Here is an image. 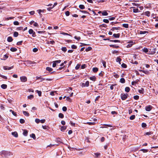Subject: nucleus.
<instances>
[{
    "mask_svg": "<svg viewBox=\"0 0 158 158\" xmlns=\"http://www.w3.org/2000/svg\"><path fill=\"white\" fill-rule=\"evenodd\" d=\"M93 70L94 72L96 73L98 71V69L97 68H93Z\"/></svg>",
    "mask_w": 158,
    "mask_h": 158,
    "instance_id": "obj_37",
    "label": "nucleus"
},
{
    "mask_svg": "<svg viewBox=\"0 0 158 158\" xmlns=\"http://www.w3.org/2000/svg\"><path fill=\"white\" fill-rule=\"evenodd\" d=\"M128 44L127 45V48H130L134 44V43L132 41H130L128 43Z\"/></svg>",
    "mask_w": 158,
    "mask_h": 158,
    "instance_id": "obj_5",
    "label": "nucleus"
},
{
    "mask_svg": "<svg viewBox=\"0 0 158 158\" xmlns=\"http://www.w3.org/2000/svg\"><path fill=\"white\" fill-rule=\"evenodd\" d=\"M121 66L122 67L124 68H126L127 67V65L124 63H123L122 64Z\"/></svg>",
    "mask_w": 158,
    "mask_h": 158,
    "instance_id": "obj_63",
    "label": "nucleus"
},
{
    "mask_svg": "<svg viewBox=\"0 0 158 158\" xmlns=\"http://www.w3.org/2000/svg\"><path fill=\"white\" fill-rule=\"evenodd\" d=\"M35 121L37 123H39L40 122V120L39 119L36 118L35 120Z\"/></svg>",
    "mask_w": 158,
    "mask_h": 158,
    "instance_id": "obj_49",
    "label": "nucleus"
},
{
    "mask_svg": "<svg viewBox=\"0 0 158 158\" xmlns=\"http://www.w3.org/2000/svg\"><path fill=\"white\" fill-rule=\"evenodd\" d=\"M79 7L81 9H83L85 8V6L83 5H80Z\"/></svg>",
    "mask_w": 158,
    "mask_h": 158,
    "instance_id": "obj_41",
    "label": "nucleus"
},
{
    "mask_svg": "<svg viewBox=\"0 0 158 158\" xmlns=\"http://www.w3.org/2000/svg\"><path fill=\"white\" fill-rule=\"evenodd\" d=\"M120 27H112L111 29V30L113 31L114 30H118L120 29Z\"/></svg>",
    "mask_w": 158,
    "mask_h": 158,
    "instance_id": "obj_14",
    "label": "nucleus"
},
{
    "mask_svg": "<svg viewBox=\"0 0 158 158\" xmlns=\"http://www.w3.org/2000/svg\"><path fill=\"white\" fill-rule=\"evenodd\" d=\"M148 33V31H139V34L142 35V34H145Z\"/></svg>",
    "mask_w": 158,
    "mask_h": 158,
    "instance_id": "obj_11",
    "label": "nucleus"
},
{
    "mask_svg": "<svg viewBox=\"0 0 158 158\" xmlns=\"http://www.w3.org/2000/svg\"><path fill=\"white\" fill-rule=\"evenodd\" d=\"M13 68V66H12L10 67H8L7 66L3 67V69L5 70H9Z\"/></svg>",
    "mask_w": 158,
    "mask_h": 158,
    "instance_id": "obj_6",
    "label": "nucleus"
},
{
    "mask_svg": "<svg viewBox=\"0 0 158 158\" xmlns=\"http://www.w3.org/2000/svg\"><path fill=\"white\" fill-rule=\"evenodd\" d=\"M23 113L24 115L27 116H29V114L26 111H23Z\"/></svg>",
    "mask_w": 158,
    "mask_h": 158,
    "instance_id": "obj_17",
    "label": "nucleus"
},
{
    "mask_svg": "<svg viewBox=\"0 0 158 158\" xmlns=\"http://www.w3.org/2000/svg\"><path fill=\"white\" fill-rule=\"evenodd\" d=\"M19 35V33L18 32L15 31L14 33V36L15 37H17Z\"/></svg>",
    "mask_w": 158,
    "mask_h": 158,
    "instance_id": "obj_31",
    "label": "nucleus"
},
{
    "mask_svg": "<svg viewBox=\"0 0 158 158\" xmlns=\"http://www.w3.org/2000/svg\"><path fill=\"white\" fill-rule=\"evenodd\" d=\"M34 32V31L32 29H29L28 31L29 33L30 34H32Z\"/></svg>",
    "mask_w": 158,
    "mask_h": 158,
    "instance_id": "obj_40",
    "label": "nucleus"
},
{
    "mask_svg": "<svg viewBox=\"0 0 158 158\" xmlns=\"http://www.w3.org/2000/svg\"><path fill=\"white\" fill-rule=\"evenodd\" d=\"M25 62V64H26L27 65H30L32 64V62L30 60H26Z\"/></svg>",
    "mask_w": 158,
    "mask_h": 158,
    "instance_id": "obj_8",
    "label": "nucleus"
},
{
    "mask_svg": "<svg viewBox=\"0 0 158 158\" xmlns=\"http://www.w3.org/2000/svg\"><path fill=\"white\" fill-rule=\"evenodd\" d=\"M140 94H143L144 92V89L143 88H141L140 89H139L138 90Z\"/></svg>",
    "mask_w": 158,
    "mask_h": 158,
    "instance_id": "obj_19",
    "label": "nucleus"
},
{
    "mask_svg": "<svg viewBox=\"0 0 158 158\" xmlns=\"http://www.w3.org/2000/svg\"><path fill=\"white\" fill-rule=\"evenodd\" d=\"M10 112H11L12 114L14 116H16V112H15L14 111L10 110Z\"/></svg>",
    "mask_w": 158,
    "mask_h": 158,
    "instance_id": "obj_34",
    "label": "nucleus"
},
{
    "mask_svg": "<svg viewBox=\"0 0 158 158\" xmlns=\"http://www.w3.org/2000/svg\"><path fill=\"white\" fill-rule=\"evenodd\" d=\"M89 79L90 80L93 81H95L96 80V77L94 76H92V77H90L89 78Z\"/></svg>",
    "mask_w": 158,
    "mask_h": 158,
    "instance_id": "obj_26",
    "label": "nucleus"
},
{
    "mask_svg": "<svg viewBox=\"0 0 158 158\" xmlns=\"http://www.w3.org/2000/svg\"><path fill=\"white\" fill-rule=\"evenodd\" d=\"M61 50L64 52H65L67 51V48L66 47H62L61 48Z\"/></svg>",
    "mask_w": 158,
    "mask_h": 158,
    "instance_id": "obj_46",
    "label": "nucleus"
},
{
    "mask_svg": "<svg viewBox=\"0 0 158 158\" xmlns=\"http://www.w3.org/2000/svg\"><path fill=\"white\" fill-rule=\"evenodd\" d=\"M1 87L2 89H6L7 87V85L6 84H2L1 85Z\"/></svg>",
    "mask_w": 158,
    "mask_h": 158,
    "instance_id": "obj_20",
    "label": "nucleus"
},
{
    "mask_svg": "<svg viewBox=\"0 0 158 158\" xmlns=\"http://www.w3.org/2000/svg\"><path fill=\"white\" fill-rule=\"evenodd\" d=\"M13 39L11 36L8 37L7 39V41L9 42H11L13 41Z\"/></svg>",
    "mask_w": 158,
    "mask_h": 158,
    "instance_id": "obj_16",
    "label": "nucleus"
},
{
    "mask_svg": "<svg viewBox=\"0 0 158 158\" xmlns=\"http://www.w3.org/2000/svg\"><path fill=\"white\" fill-rule=\"evenodd\" d=\"M36 92L38 94L39 96H40L41 95V92L38 90H36Z\"/></svg>",
    "mask_w": 158,
    "mask_h": 158,
    "instance_id": "obj_38",
    "label": "nucleus"
},
{
    "mask_svg": "<svg viewBox=\"0 0 158 158\" xmlns=\"http://www.w3.org/2000/svg\"><path fill=\"white\" fill-rule=\"evenodd\" d=\"M103 21L106 23H108L109 22V20L107 19H104L103 20Z\"/></svg>",
    "mask_w": 158,
    "mask_h": 158,
    "instance_id": "obj_55",
    "label": "nucleus"
},
{
    "mask_svg": "<svg viewBox=\"0 0 158 158\" xmlns=\"http://www.w3.org/2000/svg\"><path fill=\"white\" fill-rule=\"evenodd\" d=\"M80 66V64H78L75 67V69H78Z\"/></svg>",
    "mask_w": 158,
    "mask_h": 158,
    "instance_id": "obj_54",
    "label": "nucleus"
},
{
    "mask_svg": "<svg viewBox=\"0 0 158 158\" xmlns=\"http://www.w3.org/2000/svg\"><path fill=\"white\" fill-rule=\"evenodd\" d=\"M113 36L115 38H118L120 36V34H114Z\"/></svg>",
    "mask_w": 158,
    "mask_h": 158,
    "instance_id": "obj_13",
    "label": "nucleus"
},
{
    "mask_svg": "<svg viewBox=\"0 0 158 158\" xmlns=\"http://www.w3.org/2000/svg\"><path fill=\"white\" fill-rule=\"evenodd\" d=\"M130 90V88L128 87H127L125 88V91L127 92H128Z\"/></svg>",
    "mask_w": 158,
    "mask_h": 158,
    "instance_id": "obj_35",
    "label": "nucleus"
},
{
    "mask_svg": "<svg viewBox=\"0 0 158 158\" xmlns=\"http://www.w3.org/2000/svg\"><path fill=\"white\" fill-rule=\"evenodd\" d=\"M28 131L26 130H24L23 132V134L25 136H27V135Z\"/></svg>",
    "mask_w": 158,
    "mask_h": 158,
    "instance_id": "obj_18",
    "label": "nucleus"
},
{
    "mask_svg": "<svg viewBox=\"0 0 158 158\" xmlns=\"http://www.w3.org/2000/svg\"><path fill=\"white\" fill-rule=\"evenodd\" d=\"M8 56L7 55H5L3 56L2 59L4 60H6L8 58Z\"/></svg>",
    "mask_w": 158,
    "mask_h": 158,
    "instance_id": "obj_23",
    "label": "nucleus"
},
{
    "mask_svg": "<svg viewBox=\"0 0 158 158\" xmlns=\"http://www.w3.org/2000/svg\"><path fill=\"white\" fill-rule=\"evenodd\" d=\"M92 49V48L90 47H88L85 50L86 51H88Z\"/></svg>",
    "mask_w": 158,
    "mask_h": 158,
    "instance_id": "obj_53",
    "label": "nucleus"
},
{
    "mask_svg": "<svg viewBox=\"0 0 158 158\" xmlns=\"http://www.w3.org/2000/svg\"><path fill=\"white\" fill-rule=\"evenodd\" d=\"M133 11L134 13H137L139 12V10L137 8H134L133 10Z\"/></svg>",
    "mask_w": 158,
    "mask_h": 158,
    "instance_id": "obj_29",
    "label": "nucleus"
},
{
    "mask_svg": "<svg viewBox=\"0 0 158 158\" xmlns=\"http://www.w3.org/2000/svg\"><path fill=\"white\" fill-rule=\"evenodd\" d=\"M134 98L135 100H138L139 98V96L138 95L134 96Z\"/></svg>",
    "mask_w": 158,
    "mask_h": 158,
    "instance_id": "obj_60",
    "label": "nucleus"
},
{
    "mask_svg": "<svg viewBox=\"0 0 158 158\" xmlns=\"http://www.w3.org/2000/svg\"><path fill=\"white\" fill-rule=\"evenodd\" d=\"M147 126L146 124L144 123H143L142 124V127H145Z\"/></svg>",
    "mask_w": 158,
    "mask_h": 158,
    "instance_id": "obj_64",
    "label": "nucleus"
},
{
    "mask_svg": "<svg viewBox=\"0 0 158 158\" xmlns=\"http://www.w3.org/2000/svg\"><path fill=\"white\" fill-rule=\"evenodd\" d=\"M94 154L95 155L94 157L96 158L98 157L100 155V154L99 153H94Z\"/></svg>",
    "mask_w": 158,
    "mask_h": 158,
    "instance_id": "obj_21",
    "label": "nucleus"
},
{
    "mask_svg": "<svg viewBox=\"0 0 158 158\" xmlns=\"http://www.w3.org/2000/svg\"><path fill=\"white\" fill-rule=\"evenodd\" d=\"M139 71H142L143 73H145L146 74H148V71H145L142 70H139Z\"/></svg>",
    "mask_w": 158,
    "mask_h": 158,
    "instance_id": "obj_52",
    "label": "nucleus"
},
{
    "mask_svg": "<svg viewBox=\"0 0 158 158\" xmlns=\"http://www.w3.org/2000/svg\"><path fill=\"white\" fill-rule=\"evenodd\" d=\"M12 135L15 137H17L18 136V133L16 132H12L11 133Z\"/></svg>",
    "mask_w": 158,
    "mask_h": 158,
    "instance_id": "obj_10",
    "label": "nucleus"
},
{
    "mask_svg": "<svg viewBox=\"0 0 158 158\" xmlns=\"http://www.w3.org/2000/svg\"><path fill=\"white\" fill-rule=\"evenodd\" d=\"M108 13L106 11H104L102 12V15L104 16H106L108 15Z\"/></svg>",
    "mask_w": 158,
    "mask_h": 158,
    "instance_id": "obj_32",
    "label": "nucleus"
},
{
    "mask_svg": "<svg viewBox=\"0 0 158 158\" xmlns=\"http://www.w3.org/2000/svg\"><path fill=\"white\" fill-rule=\"evenodd\" d=\"M89 85V82L88 81H87L85 83H83L82 84V87H88Z\"/></svg>",
    "mask_w": 158,
    "mask_h": 158,
    "instance_id": "obj_4",
    "label": "nucleus"
},
{
    "mask_svg": "<svg viewBox=\"0 0 158 158\" xmlns=\"http://www.w3.org/2000/svg\"><path fill=\"white\" fill-rule=\"evenodd\" d=\"M140 151H142L143 152L145 153V152H147L148 151V149H140Z\"/></svg>",
    "mask_w": 158,
    "mask_h": 158,
    "instance_id": "obj_30",
    "label": "nucleus"
},
{
    "mask_svg": "<svg viewBox=\"0 0 158 158\" xmlns=\"http://www.w3.org/2000/svg\"><path fill=\"white\" fill-rule=\"evenodd\" d=\"M143 51L145 53H147L148 52V49L146 48H144L143 49Z\"/></svg>",
    "mask_w": 158,
    "mask_h": 158,
    "instance_id": "obj_39",
    "label": "nucleus"
},
{
    "mask_svg": "<svg viewBox=\"0 0 158 158\" xmlns=\"http://www.w3.org/2000/svg\"><path fill=\"white\" fill-rule=\"evenodd\" d=\"M121 60L120 58L119 57H118L116 59V61L117 62H118L119 63V64H120V61H121Z\"/></svg>",
    "mask_w": 158,
    "mask_h": 158,
    "instance_id": "obj_28",
    "label": "nucleus"
},
{
    "mask_svg": "<svg viewBox=\"0 0 158 158\" xmlns=\"http://www.w3.org/2000/svg\"><path fill=\"white\" fill-rule=\"evenodd\" d=\"M70 123L72 126H75V123H73L71 121H70Z\"/></svg>",
    "mask_w": 158,
    "mask_h": 158,
    "instance_id": "obj_61",
    "label": "nucleus"
},
{
    "mask_svg": "<svg viewBox=\"0 0 158 158\" xmlns=\"http://www.w3.org/2000/svg\"><path fill=\"white\" fill-rule=\"evenodd\" d=\"M110 47H112L113 48H118L119 47V46L116 45H110Z\"/></svg>",
    "mask_w": 158,
    "mask_h": 158,
    "instance_id": "obj_33",
    "label": "nucleus"
},
{
    "mask_svg": "<svg viewBox=\"0 0 158 158\" xmlns=\"http://www.w3.org/2000/svg\"><path fill=\"white\" fill-rule=\"evenodd\" d=\"M64 115L61 113H60L59 114V117L61 118H63L64 117Z\"/></svg>",
    "mask_w": 158,
    "mask_h": 158,
    "instance_id": "obj_42",
    "label": "nucleus"
},
{
    "mask_svg": "<svg viewBox=\"0 0 158 158\" xmlns=\"http://www.w3.org/2000/svg\"><path fill=\"white\" fill-rule=\"evenodd\" d=\"M56 93V91H51L50 93V94L52 96L54 95V93Z\"/></svg>",
    "mask_w": 158,
    "mask_h": 158,
    "instance_id": "obj_62",
    "label": "nucleus"
},
{
    "mask_svg": "<svg viewBox=\"0 0 158 158\" xmlns=\"http://www.w3.org/2000/svg\"><path fill=\"white\" fill-rule=\"evenodd\" d=\"M66 129V127L64 126H62L61 127L60 130L62 131H64Z\"/></svg>",
    "mask_w": 158,
    "mask_h": 158,
    "instance_id": "obj_15",
    "label": "nucleus"
},
{
    "mask_svg": "<svg viewBox=\"0 0 158 158\" xmlns=\"http://www.w3.org/2000/svg\"><path fill=\"white\" fill-rule=\"evenodd\" d=\"M120 82L122 83H124L125 82V80L124 78H121L120 80Z\"/></svg>",
    "mask_w": 158,
    "mask_h": 158,
    "instance_id": "obj_44",
    "label": "nucleus"
},
{
    "mask_svg": "<svg viewBox=\"0 0 158 158\" xmlns=\"http://www.w3.org/2000/svg\"><path fill=\"white\" fill-rule=\"evenodd\" d=\"M13 24L14 25H19V23L18 22V21H14V22H13Z\"/></svg>",
    "mask_w": 158,
    "mask_h": 158,
    "instance_id": "obj_45",
    "label": "nucleus"
},
{
    "mask_svg": "<svg viewBox=\"0 0 158 158\" xmlns=\"http://www.w3.org/2000/svg\"><path fill=\"white\" fill-rule=\"evenodd\" d=\"M38 51V49L36 48H34L33 49V51L34 52H36Z\"/></svg>",
    "mask_w": 158,
    "mask_h": 158,
    "instance_id": "obj_57",
    "label": "nucleus"
},
{
    "mask_svg": "<svg viewBox=\"0 0 158 158\" xmlns=\"http://www.w3.org/2000/svg\"><path fill=\"white\" fill-rule=\"evenodd\" d=\"M21 81L23 82H25L27 81V79L26 77L25 76L21 77H20Z\"/></svg>",
    "mask_w": 158,
    "mask_h": 158,
    "instance_id": "obj_2",
    "label": "nucleus"
},
{
    "mask_svg": "<svg viewBox=\"0 0 158 158\" xmlns=\"http://www.w3.org/2000/svg\"><path fill=\"white\" fill-rule=\"evenodd\" d=\"M123 27L126 28H128V24H123Z\"/></svg>",
    "mask_w": 158,
    "mask_h": 158,
    "instance_id": "obj_36",
    "label": "nucleus"
},
{
    "mask_svg": "<svg viewBox=\"0 0 158 158\" xmlns=\"http://www.w3.org/2000/svg\"><path fill=\"white\" fill-rule=\"evenodd\" d=\"M112 53L113 54H117V53H118V51L114 50V51H112Z\"/></svg>",
    "mask_w": 158,
    "mask_h": 158,
    "instance_id": "obj_59",
    "label": "nucleus"
},
{
    "mask_svg": "<svg viewBox=\"0 0 158 158\" xmlns=\"http://www.w3.org/2000/svg\"><path fill=\"white\" fill-rule=\"evenodd\" d=\"M121 99L123 100H125L127 98V96L125 94H122L121 96Z\"/></svg>",
    "mask_w": 158,
    "mask_h": 158,
    "instance_id": "obj_7",
    "label": "nucleus"
},
{
    "mask_svg": "<svg viewBox=\"0 0 158 158\" xmlns=\"http://www.w3.org/2000/svg\"><path fill=\"white\" fill-rule=\"evenodd\" d=\"M34 97V95H31L27 97L28 99L31 100Z\"/></svg>",
    "mask_w": 158,
    "mask_h": 158,
    "instance_id": "obj_25",
    "label": "nucleus"
},
{
    "mask_svg": "<svg viewBox=\"0 0 158 158\" xmlns=\"http://www.w3.org/2000/svg\"><path fill=\"white\" fill-rule=\"evenodd\" d=\"M37 11L38 13L40 14V16H41L42 14H41V13L42 12V10H37Z\"/></svg>",
    "mask_w": 158,
    "mask_h": 158,
    "instance_id": "obj_48",
    "label": "nucleus"
},
{
    "mask_svg": "<svg viewBox=\"0 0 158 158\" xmlns=\"http://www.w3.org/2000/svg\"><path fill=\"white\" fill-rule=\"evenodd\" d=\"M152 107L151 105H148L145 107V109L147 111H149L151 110Z\"/></svg>",
    "mask_w": 158,
    "mask_h": 158,
    "instance_id": "obj_3",
    "label": "nucleus"
},
{
    "mask_svg": "<svg viewBox=\"0 0 158 158\" xmlns=\"http://www.w3.org/2000/svg\"><path fill=\"white\" fill-rule=\"evenodd\" d=\"M74 38L78 40H79L81 39V37L79 36H75L74 37Z\"/></svg>",
    "mask_w": 158,
    "mask_h": 158,
    "instance_id": "obj_58",
    "label": "nucleus"
},
{
    "mask_svg": "<svg viewBox=\"0 0 158 158\" xmlns=\"http://www.w3.org/2000/svg\"><path fill=\"white\" fill-rule=\"evenodd\" d=\"M102 64H103V66L104 67L106 68V62L103 60H102Z\"/></svg>",
    "mask_w": 158,
    "mask_h": 158,
    "instance_id": "obj_47",
    "label": "nucleus"
},
{
    "mask_svg": "<svg viewBox=\"0 0 158 158\" xmlns=\"http://www.w3.org/2000/svg\"><path fill=\"white\" fill-rule=\"evenodd\" d=\"M1 153L6 156H10V152L6 151H2L1 152Z\"/></svg>",
    "mask_w": 158,
    "mask_h": 158,
    "instance_id": "obj_1",
    "label": "nucleus"
},
{
    "mask_svg": "<svg viewBox=\"0 0 158 158\" xmlns=\"http://www.w3.org/2000/svg\"><path fill=\"white\" fill-rule=\"evenodd\" d=\"M144 15L149 17L150 16V13L149 11H147L145 12L144 13Z\"/></svg>",
    "mask_w": 158,
    "mask_h": 158,
    "instance_id": "obj_12",
    "label": "nucleus"
},
{
    "mask_svg": "<svg viewBox=\"0 0 158 158\" xmlns=\"http://www.w3.org/2000/svg\"><path fill=\"white\" fill-rule=\"evenodd\" d=\"M30 136L31 138H33L34 139H36V137L35 136V135L34 134L32 133L30 135Z\"/></svg>",
    "mask_w": 158,
    "mask_h": 158,
    "instance_id": "obj_27",
    "label": "nucleus"
},
{
    "mask_svg": "<svg viewBox=\"0 0 158 158\" xmlns=\"http://www.w3.org/2000/svg\"><path fill=\"white\" fill-rule=\"evenodd\" d=\"M0 77L4 79H7V77L6 76L2 75L0 74Z\"/></svg>",
    "mask_w": 158,
    "mask_h": 158,
    "instance_id": "obj_56",
    "label": "nucleus"
},
{
    "mask_svg": "<svg viewBox=\"0 0 158 158\" xmlns=\"http://www.w3.org/2000/svg\"><path fill=\"white\" fill-rule=\"evenodd\" d=\"M135 116L134 115H133L131 116L130 117V119L131 120H133L135 119Z\"/></svg>",
    "mask_w": 158,
    "mask_h": 158,
    "instance_id": "obj_43",
    "label": "nucleus"
},
{
    "mask_svg": "<svg viewBox=\"0 0 158 158\" xmlns=\"http://www.w3.org/2000/svg\"><path fill=\"white\" fill-rule=\"evenodd\" d=\"M10 50L12 52H15L17 50V49H16V48H11L10 49Z\"/></svg>",
    "mask_w": 158,
    "mask_h": 158,
    "instance_id": "obj_24",
    "label": "nucleus"
},
{
    "mask_svg": "<svg viewBox=\"0 0 158 158\" xmlns=\"http://www.w3.org/2000/svg\"><path fill=\"white\" fill-rule=\"evenodd\" d=\"M66 100L67 101H69L70 102H71V100L70 98L69 97H67L66 98Z\"/></svg>",
    "mask_w": 158,
    "mask_h": 158,
    "instance_id": "obj_51",
    "label": "nucleus"
},
{
    "mask_svg": "<svg viewBox=\"0 0 158 158\" xmlns=\"http://www.w3.org/2000/svg\"><path fill=\"white\" fill-rule=\"evenodd\" d=\"M36 80L40 79L41 80V81H42L43 80H45V79L43 78L41 76H36Z\"/></svg>",
    "mask_w": 158,
    "mask_h": 158,
    "instance_id": "obj_9",
    "label": "nucleus"
},
{
    "mask_svg": "<svg viewBox=\"0 0 158 158\" xmlns=\"http://www.w3.org/2000/svg\"><path fill=\"white\" fill-rule=\"evenodd\" d=\"M20 122L21 123H23L25 122V120L23 119H20L19 120Z\"/></svg>",
    "mask_w": 158,
    "mask_h": 158,
    "instance_id": "obj_50",
    "label": "nucleus"
},
{
    "mask_svg": "<svg viewBox=\"0 0 158 158\" xmlns=\"http://www.w3.org/2000/svg\"><path fill=\"white\" fill-rule=\"evenodd\" d=\"M53 69L49 67H47L46 68V70L49 71V72H51L52 71Z\"/></svg>",
    "mask_w": 158,
    "mask_h": 158,
    "instance_id": "obj_22",
    "label": "nucleus"
}]
</instances>
